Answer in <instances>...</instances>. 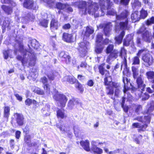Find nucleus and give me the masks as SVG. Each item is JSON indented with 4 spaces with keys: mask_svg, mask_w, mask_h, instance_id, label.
Returning <instances> with one entry per match:
<instances>
[{
    "mask_svg": "<svg viewBox=\"0 0 154 154\" xmlns=\"http://www.w3.org/2000/svg\"><path fill=\"white\" fill-rule=\"evenodd\" d=\"M104 2L105 0H100L99 1L101 8V10L99 11L98 4L90 0L87 2L82 1L80 2H76L75 5L80 8H85V11L82 13L83 14H86L87 13L90 15H94L95 17H97L103 16L104 14V10L105 11L106 10L104 9V6H103Z\"/></svg>",
    "mask_w": 154,
    "mask_h": 154,
    "instance_id": "f257e3e1",
    "label": "nucleus"
},
{
    "mask_svg": "<svg viewBox=\"0 0 154 154\" xmlns=\"http://www.w3.org/2000/svg\"><path fill=\"white\" fill-rule=\"evenodd\" d=\"M112 5V2H110V0H105V2L103 4L104 6V14L106 10H107V15H116V17L117 20L124 19L125 22L122 21L120 23V28L121 29H128V19L127 16L128 12L127 11L125 10L120 15H117L116 13L113 8H111V7Z\"/></svg>",
    "mask_w": 154,
    "mask_h": 154,
    "instance_id": "f03ea898",
    "label": "nucleus"
},
{
    "mask_svg": "<svg viewBox=\"0 0 154 154\" xmlns=\"http://www.w3.org/2000/svg\"><path fill=\"white\" fill-rule=\"evenodd\" d=\"M19 50L23 54V57L18 55L17 57V58L21 61L23 65L26 66L29 65L32 66L35 65V56L33 51L31 48L29 49V51H27L24 48L22 44H20L19 45Z\"/></svg>",
    "mask_w": 154,
    "mask_h": 154,
    "instance_id": "7ed1b4c3",
    "label": "nucleus"
},
{
    "mask_svg": "<svg viewBox=\"0 0 154 154\" xmlns=\"http://www.w3.org/2000/svg\"><path fill=\"white\" fill-rule=\"evenodd\" d=\"M147 107L148 108L147 114H149L147 116H145L144 117V120H143L142 117H138L134 119L137 120L140 122H143L146 123L144 125H141L139 123H134L133 124L132 126L134 128H141L142 130H144L147 127V124L149 123L150 121V116L149 115L151 112L154 109V102L152 101L147 105Z\"/></svg>",
    "mask_w": 154,
    "mask_h": 154,
    "instance_id": "20e7f679",
    "label": "nucleus"
},
{
    "mask_svg": "<svg viewBox=\"0 0 154 154\" xmlns=\"http://www.w3.org/2000/svg\"><path fill=\"white\" fill-rule=\"evenodd\" d=\"M105 65L104 63L101 64L99 66L98 68L100 73L102 75L105 74L106 76L104 79V83L105 85L111 86L112 85L114 88H117L118 86L117 83L112 82L111 77L109 76V72L105 70L103 67Z\"/></svg>",
    "mask_w": 154,
    "mask_h": 154,
    "instance_id": "39448f33",
    "label": "nucleus"
},
{
    "mask_svg": "<svg viewBox=\"0 0 154 154\" xmlns=\"http://www.w3.org/2000/svg\"><path fill=\"white\" fill-rule=\"evenodd\" d=\"M68 94L64 95L60 94L57 91L55 94H54L53 98L57 101L59 106L61 107H64L66 103L68 100Z\"/></svg>",
    "mask_w": 154,
    "mask_h": 154,
    "instance_id": "423d86ee",
    "label": "nucleus"
},
{
    "mask_svg": "<svg viewBox=\"0 0 154 154\" xmlns=\"http://www.w3.org/2000/svg\"><path fill=\"white\" fill-rule=\"evenodd\" d=\"M136 79L138 89L136 90V95L138 96V97H140L143 94V91L144 90L145 85L144 84L143 80L142 79L141 75L138 77L137 76Z\"/></svg>",
    "mask_w": 154,
    "mask_h": 154,
    "instance_id": "0eeeda50",
    "label": "nucleus"
},
{
    "mask_svg": "<svg viewBox=\"0 0 154 154\" xmlns=\"http://www.w3.org/2000/svg\"><path fill=\"white\" fill-rule=\"evenodd\" d=\"M89 45V43L86 41L79 44L78 50L79 54L81 57H83L87 55Z\"/></svg>",
    "mask_w": 154,
    "mask_h": 154,
    "instance_id": "6e6552de",
    "label": "nucleus"
},
{
    "mask_svg": "<svg viewBox=\"0 0 154 154\" xmlns=\"http://www.w3.org/2000/svg\"><path fill=\"white\" fill-rule=\"evenodd\" d=\"M138 33H143V39L145 41L150 42V34L149 32L146 30L144 26H142L137 32Z\"/></svg>",
    "mask_w": 154,
    "mask_h": 154,
    "instance_id": "1a4fd4ad",
    "label": "nucleus"
},
{
    "mask_svg": "<svg viewBox=\"0 0 154 154\" xmlns=\"http://www.w3.org/2000/svg\"><path fill=\"white\" fill-rule=\"evenodd\" d=\"M100 26L104 27V31L105 35L108 36L110 34L112 27V25L111 23L107 24H104L100 25Z\"/></svg>",
    "mask_w": 154,
    "mask_h": 154,
    "instance_id": "9d476101",
    "label": "nucleus"
},
{
    "mask_svg": "<svg viewBox=\"0 0 154 154\" xmlns=\"http://www.w3.org/2000/svg\"><path fill=\"white\" fill-rule=\"evenodd\" d=\"M142 60L146 63L147 66L152 65L153 63L152 56L149 54H146L142 57Z\"/></svg>",
    "mask_w": 154,
    "mask_h": 154,
    "instance_id": "9b49d317",
    "label": "nucleus"
},
{
    "mask_svg": "<svg viewBox=\"0 0 154 154\" xmlns=\"http://www.w3.org/2000/svg\"><path fill=\"white\" fill-rule=\"evenodd\" d=\"M51 16L52 20L50 24V28L52 30H57L60 26L58 21L54 18V15H49V17Z\"/></svg>",
    "mask_w": 154,
    "mask_h": 154,
    "instance_id": "f8f14e48",
    "label": "nucleus"
},
{
    "mask_svg": "<svg viewBox=\"0 0 154 154\" xmlns=\"http://www.w3.org/2000/svg\"><path fill=\"white\" fill-rule=\"evenodd\" d=\"M91 146L90 148L91 150L94 153L97 154H101L103 152V150L98 147L96 145V142L95 141H92L91 142Z\"/></svg>",
    "mask_w": 154,
    "mask_h": 154,
    "instance_id": "ddd939ff",
    "label": "nucleus"
},
{
    "mask_svg": "<svg viewBox=\"0 0 154 154\" xmlns=\"http://www.w3.org/2000/svg\"><path fill=\"white\" fill-rule=\"evenodd\" d=\"M40 82L44 85V88L46 91V94L48 95L50 93L49 85L48 84V80L45 77L42 78L40 79Z\"/></svg>",
    "mask_w": 154,
    "mask_h": 154,
    "instance_id": "4468645a",
    "label": "nucleus"
},
{
    "mask_svg": "<svg viewBox=\"0 0 154 154\" xmlns=\"http://www.w3.org/2000/svg\"><path fill=\"white\" fill-rule=\"evenodd\" d=\"M119 54V51L116 49H114L112 52L110 53L107 57L106 61L109 63L111 60L116 59L118 57Z\"/></svg>",
    "mask_w": 154,
    "mask_h": 154,
    "instance_id": "2eb2a0df",
    "label": "nucleus"
},
{
    "mask_svg": "<svg viewBox=\"0 0 154 154\" xmlns=\"http://www.w3.org/2000/svg\"><path fill=\"white\" fill-rule=\"evenodd\" d=\"M15 118L17 123L19 126H22L23 124V117L21 114L17 113L14 115Z\"/></svg>",
    "mask_w": 154,
    "mask_h": 154,
    "instance_id": "dca6fc26",
    "label": "nucleus"
},
{
    "mask_svg": "<svg viewBox=\"0 0 154 154\" xmlns=\"http://www.w3.org/2000/svg\"><path fill=\"white\" fill-rule=\"evenodd\" d=\"M80 144L83 148L86 151L89 152L91 151L90 148V142L88 140H82L80 141Z\"/></svg>",
    "mask_w": 154,
    "mask_h": 154,
    "instance_id": "f3484780",
    "label": "nucleus"
},
{
    "mask_svg": "<svg viewBox=\"0 0 154 154\" xmlns=\"http://www.w3.org/2000/svg\"><path fill=\"white\" fill-rule=\"evenodd\" d=\"M24 7L27 9H36V7H34V3L32 0H25L23 3Z\"/></svg>",
    "mask_w": 154,
    "mask_h": 154,
    "instance_id": "a211bd4d",
    "label": "nucleus"
},
{
    "mask_svg": "<svg viewBox=\"0 0 154 154\" xmlns=\"http://www.w3.org/2000/svg\"><path fill=\"white\" fill-rule=\"evenodd\" d=\"M59 56L63 59H64L66 63H70L71 60L70 57L67 53H66L64 51H62L60 53Z\"/></svg>",
    "mask_w": 154,
    "mask_h": 154,
    "instance_id": "6ab92c4d",
    "label": "nucleus"
},
{
    "mask_svg": "<svg viewBox=\"0 0 154 154\" xmlns=\"http://www.w3.org/2000/svg\"><path fill=\"white\" fill-rule=\"evenodd\" d=\"M63 39L66 42H70L72 40V35L71 34L64 33L63 34Z\"/></svg>",
    "mask_w": 154,
    "mask_h": 154,
    "instance_id": "aec40b11",
    "label": "nucleus"
},
{
    "mask_svg": "<svg viewBox=\"0 0 154 154\" xmlns=\"http://www.w3.org/2000/svg\"><path fill=\"white\" fill-rule=\"evenodd\" d=\"M137 11H135L131 14V18L133 22H135L139 20L140 17Z\"/></svg>",
    "mask_w": 154,
    "mask_h": 154,
    "instance_id": "412c9836",
    "label": "nucleus"
},
{
    "mask_svg": "<svg viewBox=\"0 0 154 154\" xmlns=\"http://www.w3.org/2000/svg\"><path fill=\"white\" fill-rule=\"evenodd\" d=\"M77 103V101L74 98H72V99L70 100L69 101L67 104V106L69 109H72Z\"/></svg>",
    "mask_w": 154,
    "mask_h": 154,
    "instance_id": "4be33fe9",
    "label": "nucleus"
},
{
    "mask_svg": "<svg viewBox=\"0 0 154 154\" xmlns=\"http://www.w3.org/2000/svg\"><path fill=\"white\" fill-rule=\"evenodd\" d=\"M94 32V29L91 27H87L84 33V35L86 37H89L91 34L93 33Z\"/></svg>",
    "mask_w": 154,
    "mask_h": 154,
    "instance_id": "5701e85b",
    "label": "nucleus"
},
{
    "mask_svg": "<svg viewBox=\"0 0 154 154\" xmlns=\"http://www.w3.org/2000/svg\"><path fill=\"white\" fill-rule=\"evenodd\" d=\"M123 81L124 84L123 92L124 93H126L127 91V88H128V85L129 83V80L127 77L124 76L123 77Z\"/></svg>",
    "mask_w": 154,
    "mask_h": 154,
    "instance_id": "b1692460",
    "label": "nucleus"
},
{
    "mask_svg": "<svg viewBox=\"0 0 154 154\" xmlns=\"http://www.w3.org/2000/svg\"><path fill=\"white\" fill-rule=\"evenodd\" d=\"M125 34V32L122 31L118 37H117L116 38V42L117 43L119 44L122 43L123 38Z\"/></svg>",
    "mask_w": 154,
    "mask_h": 154,
    "instance_id": "393cba45",
    "label": "nucleus"
},
{
    "mask_svg": "<svg viewBox=\"0 0 154 154\" xmlns=\"http://www.w3.org/2000/svg\"><path fill=\"white\" fill-rule=\"evenodd\" d=\"M2 8L4 11L8 14H11L12 12V8L5 5H3Z\"/></svg>",
    "mask_w": 154,
    "mask_h": 154,
    "instance_id": "a878e982",
    "label": "nucleus"
},
{
    "mask_svg": "<svg viewBox=\"0 0 154 154\" xmlns=\"http://www.w3.org/2000/svg\"><path fill=\"white\" fill-rule=\"evenodd\" d=\"M57 116L58 118L63 119L66 117L63 109H59L57 112Z\"/></svg>",
    "mask_w": 154,
    "mask_h": 154,
    "instance_id": "bb28decb",
    "label": "nucleus"
},
{
    "mask_svg": "<svg viewBox=\"0 0 154 154\" xmlns=\"http://www.w3.org/2000/svg\"><path fill=\"white\" fill-rule=\"evenodd\" d=\"M32 70L30 72L29 77H31L32 78V80H35L38 76V73L36 70L35 69H32Z\"/></svg>",
    "mask_w": 154,
    "mask_h": 154,
    "instance_id": "cd10ccee",
    "label": "nucleus"
},
{
    "mask_svg": "<svg viewBox=\"0 0 154 154\" xmlns=\"http://www.w3.org/2000/svg\"><path fill=\"white\" fill-rule=\"evenodd\" d=\"M10 109L8 106H5L4 108V116L8 118L10 115Z\"/></svg>",
    "mask_w": 154,
    "mask_h": 154,
    "instance_id": "c85d7f7f",
    "label": "nucleus"
},
{
    "mask_svg": "<svg viewBox=\"0 0 154 154\" xmlns=\"http://www.w3.org/2000/svg\"><path fill=\"white\" fill-rule=\"evenodd\" d=\"M35 17L31 13H29L25 17V19L26 20V23L29 21H32L34 19Z\"/></svg>",
    "mask_w": 154,
    "mask_h": 154,
    "instance_id": "c756f323",
    "label": "nucleus"
},
{
    "mask_svg": "<svg viewBox=\"0 0 154 154\" xmlns=\"http://www.w3.org/2000/svg\"><path fill=\"white\" fill-rule=\"evenodd\" d=\"M119 55L122 58L124 59L127 58L126 51L124 47H122L121 48Z\"/></svg>",
    "mask_w": 154,
    "mask_h": 154,
    "instance_id": "7c9ffc66",
    "label": "nucleus"
},
{
    "mask_svg": "<svg viewBox=\"0 0 154 154\" xmlns=\"http://www.w3.org/2000/svg\"><path fill=\"white\" fill-rule=\"evenodd\" d=\"M103 35L101 33H99L97 35L96 42L97 44H100V45H102Z\"/></svg>",
    "mask_w": 154,
    "mask_h": 154,
    "instance_id": "2f4dec72",
    "label": "nucleus"
},
{
    "mask_svg": "<svg viewBox=\"0 0 154 154\" xmlns=\"http://www.w3.org/2000/svg\"><path fill=\"white\" fill-rule=\"evenodd\" d=\"M132 7L134 9L137 8L141 7V3L138 0H135L134 2L132 3Z\"/></svg>",
    "mask_w": 154,
    "mask_h": 154,
    "instance_id": "473e14b6",
    "label": "nucleus"
},
{
    "mask_svg": "<svg viewBox=\"0 0 154 154\" xmlns=\"http://www.w3.org/2000/svg\"><path fill=\"white\" fill-rule=\"evenodd\" d=\"M126 94H125L124 97L122 98V106L123 108L124 112H127L128 111V106L124 105V103H125V99H126Z\"/></svg>",
    "mask_w": 154,
    "mask_h": 154,
    "instance_id": "72a5a7b5",
    "label": "nucleus"
},
{
    "mask_svg": "<svg viewBox=\"0 0 154 154\" xmlns=\"http://www.w3.org/2000/svg\"><path fill=\"white\" fill-rule=\"evenodd\" d=\"M103 48L104 47L102 45H100V44H97V46L95 49V51L97 53H100L102 52Z\"/></svg>",
    "mask_w": 154,
    "mask_h": 154,
    "instance_id": "f704fd0d",
    "label": "nucleus"
},
{
    "mask_svg": "<svg viewBox=\"0 0 154 154\" xmlns=\"http://www.w3.org/2000/svg\"><path fill=\"white\" fill-rule=\"evenodd\" d=\"M58 74L56 72H51L48 73L47 76L49 79L51 80H53L55 77Z\"/></svg>",
    "mask_w": 154,
    "mask_h": 154,
    "instance_id": "c9c22d12",
    "label": "nucleus"
},
{
    "mask_svg": "<svg viewBox=\"0 0 154 154\" xmlns=\"http://www.w3.org/2000/svg\"><path fill=\"white\" fill-rule=\"evenodd\" d=\"M132 71L133 72V76L134 78H136L139 74L138 68L135 66H132Z\"/></svg>",
    "mask_w": 154,
    "mask_h": 154,
    "instance_id": "e433bc0d",
    "label": "nucleus"
},
{
    "mask_svg": "<svg viewBox=\"0 0 154 154\" xmlns=\"http://www.w3.org/2000/svg\"><path fill=\"white\" fill-rule=\"evenodd\" d=\"M147 15L148 13L147 11L142 9L140 11V17L142 19H144L147 17Z\"/></svg>",
    "mask_w": 154,
    "mask_h": 154,
    "instance_id": "4c0bfd02",
    "label": "nucleus"
},
{
    "mask_svg": "<svg viewBox=\"0 0 154 154\" xmlns=\"http://www.w3.org/2000/svg\"><path fill=\"white\" fill-rule=\"evenodd\" d=\"M57 126L58 128L63 133H68L69 131V128L66 127H62L58 125H57Z\"/></svg>",
    "mask_w": 154,
    "mask_h": 154,
    "instance_id": "58836bf2",
    "label": "nucleus"
},
{
    "mask_svg": "<svg viewBox=\"0 0 154 154\" xmlns=\"http://www.w3.org/2000/svg\"><path fill=\"white\" fill-rule=\"evenodd\" d=\"M66 4H63L60 2H58L56 4V8L60 10H64L66 7Z\"/></svg>",
    "mask_w": 154,
    "mask_h": 154,
    "instance_id": "ea45409f",
    "label": "nucleus"
},
{
    "mask_svg": "<svg viewBox=\"0 0 154 154\" xmlns=\"http://www.w3.org/2000/svg\"><path fill=\"white\" fill-rule=\"evenodd\" d=\"M113 48L114 45H109L106 48V53L109 54L111 53L114 50Z\"/></svg>",
    "mask_w": 154,
    "mask_h": 154,
    "instance_id": "a19ab883",
    "label": "nucleus"
},
{
    "mask_svg": "<svg viewBox=\"0 0 154 154\" xmlns=\"http://www.w3.org/2000/svg\"><path fill=\"white\" fill-rule=\"evenodd\" d=\"M114 87L112 86H109L108 87H106L107 88V94L108 95H112L114 93V91L113 88Z\"/></svg>",
    "mask_w": 154,
    "mask_h": 154,
    "instance_id": "79ce46f5",
    "label": "nucleus"
},
{
    "mask_svg": "<svg viewBox=\"0 0 154 154\" xmlns=\"http://www.w3.org/2000/svg\"><path fill=\"white\" fill-rule=\"evenodd\" d=\"M12 52V51L11 50H9L7 51H5L3 53V54L4 55V58L5 59H7L8 58V56L11 58H12L10 55V54Z\"/></svg>",
    "mask_w": 154,
    "mask_h": 154,
    "instance_id": "37998d69",
    "label": "nucleus"
},
{
    "mask_svg": "<svg viewBox=\"0 0 154 154\" xmlns=\"http://www.w3.org/2000/svg\"><path fill=\"white\" fill-rule=\"evenodd\" d=\"M31 45L32 47L36 49H38V43L35 40H33L32 41Z\"/></svg>",
    "mask_w": 154,
    "mask_h": 154,
    "instance_id": "c03bdc74",
    "label": "nucleus"
},
{
    "mask_svg": "<svg viewBox=\"0 0 154 154\" xmlns=\"http://www.w3.org/2000/svg\"><path fill=\"white\" fill-rule=\"evenodd\" d=\"M48 21L47 20L43 19L40 21L39 23L42 26L46 27L48 26Z\"/></svg>",
    "mask_w": 154,
    "mask_h": 154,
    "instance_id": "a18cd8bd",
    "label": "nucleus"
},
{
    "mask_svg": "<svg viewBox=\"0 0 154 154\" xmlns=\"http://www.w3.org/2000/svg\"><path fill=\"white\" fill-rule=\"evenodd\" d=\"M146 25L149 26L151 24L154 23V17H152L151 18L148 19L146 22Z\"/></svg>",
    "mask_w": 154,
    "mask_h": 154,
    "instance_id": "49530a36",
    "label": "nucleus"
},
{
    "mask_svg": "<svg viewBox=\"0 0 154 154\" xmlns=\"http://www.w3.org/2000/svg\"><path fill=\"white\" fill-rule=\"evenodd\" d=\"M146 75L148 79H152L154 77V72L149 71L146 73Z\"/></svg>",
    "mask_w": 154,
    "mask_h": 154,
    "instance_id": "de8ad7c7",
    "label": "nucleus"
},
{
    "mask_svg": "<svg viewBox=\"0 0 154 154\" xmlns=\"http://www.w3.org/2000/svg\"><path fill=\"white\" fill-rule=\"evenodd\" d=\"M34 92L37 94L42 95L44 94V93L43 90H41L40 88H37L34 90Z\"/></svg>",
    "mask_w": 154,
    "mask_h": 154,
    "instance_id": "09e8293b",
    "label": "nucleus"
},
{
    "mask_svg": "<svg viewBox=\"0 0 154 154\" xmlns=\"http://www.w3.org/2000/svg\"><path fill=\"white\" fill-rule=\"evenodd\" d=\"M127 64L126 59H124L122 63V64L121 65V69L123 68L124 69H126L127 70Z\"/></svg>",
    "mask_w": 154,
    "mask_h": 154,
    "instance_id": "8fccbe9b",
    "label": "nucleus"
},
{
    "mask_svg": "<svg viewBox=\"0 0 154 154\" xmlns=\"http://www.w3.org/2000/svg\"><path fill=\"white\" fill-rule=\"evenodd\" d=\"M133 64H138L140 63V59L138 57L136 56L134 57L133 59Z\"/></svg>",
    "mask_w": 154,
    "mask_h": 154,
    "instance_id": "3c124183",
    "label": "nucleus"
},
{
    "mask_svg": "<svg viewBox=\"0 0 154 154\" xmlns=\"http://www.w3.org/2000/svg\"><path fill=\"white\" fill-rule=\"evenodd\" d=\"M75 86L76 88H77L79 90L80 92H82L83 91V89L82 86L79 82H77Z\"/></svg>",
    "mask_w": 154,
    "mask_h": 154,
    "instance_id": "603ef678",
    "label": "nucleus"
},
{
    "mask_svg": "<svg viewBox=\"0 0 154 154\" xmlns=\"http://www.w3.org/2000/svg\"><path fill=\"white\" fill-rule=\"evenodd\" d=\"M64 10L68 12H71L73 11L72 8L68 5L66 4V7H65Z\"/></svg>",
    "mask_w": 154,
    "mask_h": 154,
    "instance_id": "864d4df0",
    "label": "nucleus"
},
{
    "mask_svg": "<svg viewBox=\"0 0 154 154\" xmlns=\"http://www.w3.org/2000/svg\"><path fill=\"white\" fill-rule=\"evenodd\" d=\"M142 110V107L140 105H137L136 106L135 109V112L139 114V112L141 111Z\"/></svg>",
    "mask_w": 154,
    "mask_h": 154,
    "instance_id": "5fc2aeb1",
    "label": "nucleus"
},
{
    "mask_svg": "<svg viewBox=\"0 0 154 154\" xmlns=\"http://www.w3.org/2000/svg\"><path fill=\"white\" fill-rule=\"evenodd\" d=\"M128 37H127L126 39L124 40L123 45L125 46H128L130 45L131 42H132V41L131 40H129V39H128Z\"/></svg>",
    "mask_w": 154,
    "mask_h": 154,
    "instance_id": "6e6d98bb",
    "label": "nucleus"
},
{
    "mask_svg": "<svg viewBox=\"0 0 154 154\" xmlns=\"http://www.w3.org/2000/svg\"><path fill=\"white\" fill-rule=\"evenodd\" d=\"M68 82L71 84H73L75 83L76 80L75 78L72 76H70V78L69 79Z\"/></svg>",
    "mask_w": 154,
    "mask_h": 154,
    "instance_id": "4d7b16f0",
    "label": "nucleus"
},
{
    "mask_svg": "<svg viewBox=\"0 0 154 154\" xmlns=\"http://www.w3.org/2000/svg\"><path fill=\"white\" fill-rule=\"evenodd\" d=\"M68 82L71 84H73L75 83L76 80L75 78L72 76H70V78L69 79Z\"/></svg>",
    "mask_w": 154,
    "mask_h": 154,
    "instance_id": "13d9d810",
    "label": "nucleus"
},
{
    "mask_svg": "<svg viewBox=\"0 0 154 154\" xmlns=\"http://www.w3.org/2000/svg\"><path fill=\"white\" fill-rule=\"evenodd\" d=\"M32 103V100L28 98L25 101V103L26 105L30 106Z\"/></svg>",
    "mask_w": 154,
    "mask_h": 154,
    "instance_id": "bf43d9fd",
    "label": "nucleus"
},
{
    "mask_svg": "<svg viewBox=\"0 0 154 154\" xmlns=\"http://www.w3.org/2000/svg\"><path fill=\"white\" fill-rule=\"evenodd\" d=\"M46 2L50 5V6L52 7L54 5V2L55 0H46Z\"/></svg>",
    "mask_w": 154,
    "mask_h": 154,
    "instance_id": "052dcab7",
    "label": "nucleus"
},
{
    "mask_svg": "<svg viewBox=\"0 0 154 154\" xmlns=\"http://www.w3.org/2000/svg\"><path fill=\"white\" fill-rule=\"evenodd\" d=\"M130 0H121L120 2L122 4L124 5H128Z\"/></svg>",
    "mask_w": 154,
    "mask_h": 154,
    "instance_id": "680f3d73",
    "label": "nucleus"
},
{
    "mask_svg": "<svg viewBox=\"0 0 154 154\" xmlns=\"http://www.w3.org/2000/svg\"><path fill=\"white\" fill-rule=\"evenodd\" d=\"M71 27L69 23L65 24L63 26V28L65 29H68Z\"/></svg>",
    "mask_w": 154,
    "mask_h": 154,
    "instance_id": "e2e57ef3",
    "label": "nucleus"
},
{
    "mask_svg": "<svg viewBox=\"0 0 154 154\" xmlns=\"http://www.w3.org/2000/svg\"><path fill=\"white\" fill-rule=\"evenodd\" d=\"M70 78V76H66L62 79V81L63 82L68 81L69 79Z\"/></svg>",
    "mask_w": 154,
    "mask_h": 154,
    "instance_id": "0e129e2a",
    "label": "nucleus"
},
{
    "mask_svg": "<svg viewBox=\"0 0 154 154\" xmlns=\"http://www.w3.org/2000/svg\"><path fill=\"white\" fill-rule=\"evenodd\" d=\"M30 137L29 135H27L25 137V140L26 142L27 143H29L30 141Z\"/></svg>",
    "mask_w": 154,
    "mask_h": 154,
    "instance_id": "69168bd1",
    "label": "nucleus"
},
{
    "mask_svg": "<svg viewBox=\"0 0 154 154\" xmlns=\"http://www.w3.org/2000/svg\"><path fill=\"white\" fill-rule=\"evenodd\" d=\"M15 96L17 98V100L19 101H21L22 100V97L18 94H15Z\"/></svg>",
    "mask_w": 154,
    "mask_h": 154,
    "instance_id": "338daca9",
    "label": "nucleus"
},
{
    "mask_svg": "<svg viewBox=\"0 0 154 154\" xmlns=\"http://www.w3.org/2000/svg\"><path fill=\"white\" fill-rule=\"evenodd\" d=\"M73 129L75 134L76 133H77L79 132V130L78 129V127L77 125H75L74 126Z\"/></svg>",
    "mask_w": 154,
    "mask_h": 154,
    "instance_id": "774afa93",
    "label": "nucleus"
}]
</instances>
